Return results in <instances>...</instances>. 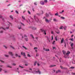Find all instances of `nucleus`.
<instances>
[{"label":"nucleus","mask_w":75,"mask_h":75,"mask_svg":"<svg viewBox=\"0 0 75 75\" xmlns=\"http://www.w3.org/2000/svg\"><path fill=\"white\" fill-rule=\"evenodd\" d=\"M5 57H8V55H5Z\"/></svg>","instance_id":"c03bdc74"},{"label":"nucleus","mask_w":75,"mask_h":75,"mask_svg":"<svg viewBox=\"0 0 75 75\" xmlns=\"http://www.w3.org/2000/svg\"><path fill=\"white\" fill-rule=\"evenodd\" d=\"M70 52L69 51H68L67 52V53H66V55H67L68 56V55L69 54H70Z\"/></svg>","instance_id":"f8f14e48"},{"label":"nucleus","mask_w":75,"mask_h":75,"mask_svg":"<svg viewBox=\"0 0 75 75\" xmlns=\"http://www.w3.org/2000/svg\"><path fill=\"white\" fill-rule=\"evenodd\" d=\"M45 51H50V49H46Z\"/></svg>","instance_id":"5701e85b"},{"label":"nucleus","mask_w":75,"mask_h":75,"mask_svg":"<svg viewBox=\"0 0 75 75\" xmlns=\"http://www.w3.org/2000/svg\"><path fill=\"white\" fill-rule=\"evenodd\" d=\"M61 18H62V19H65V17H61Z\"/></svg>","instance_id":"72a5a7b5"},{"label":"nucleus","mask_w":75,"mask_h":75,"mask_svg":"<svg viewBox=\"0 0 75 75\" xmlns=\"http://www.w3.org/2000/svg\"><path fill=\"white\" fill-rule=\"evenodd\" d=\"M56 33L57 34H59L60 33V32L59 30H57V31H56Z\"/></svg>","instance_id":"ddd939ff"},{"label":"nucleus","mask_w":75,"mask_h":75,"mask_svg":"<svg viewBox=\"0 0 75 75\" xmlns=\"http://www.w3.org/2000/svg\"><path fill=\"white\" fill-rule=\"evenodd\" d=\"M55 41H53V43H52V44H55Z\"/></svg>","instance_id":"e433bc0d"},{"label":"nucleus","mask_w":75,"mask_h":75,"mask_svg":"<svg viewBox=\"0 0 75 75\" xmlns=\"http://www.w3.org/2000/svg\"><path fill=\"white\" fill-rule=\"evenodd\" d=\"M29 70H30V71H32V69L31 68L29 69Z\"/></svg>","instance_id":"bf43d9fd"},{"label":"nucleus","mask_w":75,"mask_h":75,"mask_svg":"<svg viewBox=\"0 0 75 75\" xmlns=\"http://www.w3.org/2000/svg\"><path fill=\"white\" fill-rule=\"evenodd\" d=\"M49 13L50 14V15H51V16H52V14H51V13Z\"/></svg>","instance_id":"de8ad7c7"},{"label":"nucleus","mask_w":75,"mask_h":75,"mask_svg":"<svg viewBox=\"0 0 75 75\" xmlns=\"http://www.w3.org/2000/svg\"><path fill=\"white\" fill-rule=\"evenodd\" d=\"M34 4H35V5H37V3H36V2H35L34 3Z\"/></svg>","instance_id":"052dcab7"},{"label":"nucleus","mask_w":75,"mask_h":75,"mask_svg":"<svg viewBox=\"0 0 75 75\" xmlns=\"http://www.w3.org/2000/svg\"><path fill=\"white\" fill-rule=\"evenodd\" d=\"M40 30L41 31H42V32L43 33V34H45V35H46V34H47V33H46V32H45V30L41 29H40Z\"/></svg>","instance_id":"20e7f679"},{"label":"nucleus","mask_w":75,"mask_h":75,"mask_svg":"<svg viewBox=\"0 0 75 75\" xmlns=\"http://www.w3.org/2000/svg\"><path fill=\"white\" fill-rule=\"evenodd\" d=\"M12 58H15L16 57H12Z\"/></svg>","instance_id":"774afa93"},{"label":"nucleus","mask_w":75,"mask_h":75,"mask_svg":"<svg viewBox=\"0 0 75 75\" xmlns=\"http://www.w3.org/2000/svg\"><path fill=\"white\" fill-rule=\"evenodd\" d=\"M19 67H20V68H24L23 67L20 65H19Z\"/></svg>","instance_id":"c85d7f7f"},{"label":"nucleus","mask_w":75,"mask_h":75,"mask_svg":"<svg viewBox=\"0 0 75 75\" xmlns=\"http://www.w3.org/2000/svg\"><path fill=\"white\" fill-rule=\"evenodd\" d=\"M32 10L33 11H34V8H33L32 9Z\"/></svg>","instance_id":"338daca9"},{"label":"nucleus","mask_w":75,"mask_h":75,"mask_svg":"<svg viewBox=\"0 0 75 75\" xmlns=\"http://www.w3.org/2000/svg\"><path fill=\"white\" fill-rule=\"evenodd\" d=\"M38 55H39V54H36V56L38 57Z\"/></svg>","instance_id":"a18cd8bd"},{"label":"nucleus","mask_w":75,"mask_h":75,"mask_svg":"<svg viewBox=\"0 0 75 75\" xmlns=\"http://www.w3.org/2000/svg\"><path fill=\"white\" fill-rule=\"evenodd\" d=\"M3 33V31L2 30L0 31V33Z\"/></svg>","instance_id":"79ce46f5"},{"label":"nucleus","mask_w":75,"mask_h":75,"mask_svg":"<svg viewBox=\"0 0 75 75\" xmlns=\"http://www.w3.org/2000/svg\"><path fill=\"white\" fill-rule=\"evenodd\" d=\"M74 68H75V67H71L70 68V69H74Z\"/></svg>","instance_id":"4be33fe9"},{"label":"nucleus","mask_w":75,"mask_h":75,"mask_svg":"<svg viewBox=\"0 0 75 75\" xmlns=\"http://www.w3.org/2000/svg\"><path fill=\"white\" fill-rule=\"evenodd\" d=\"M70 40H71V41H74V38H72V39H71Z\"/></svg>","instance_id":"2f4dec72"},{"label":"nucleus","mask_w":75,"mask_h":75,"mask_svg":"<svg viewBox=\"0 0 75 75\" xmlns=\"http://www.w3.org/2000/svg\"><path fill=\"white\" fill-rule=\"evenodd\" d=\"M24 37L27 38V35H24Z\"/></svg>","instance_id":"09e8293b"},{"label":"nucleus","mask_w":75,"mask_h":75,"mask_svg":"<svg viewBox=\"0 0 75 75\" xmlns=\"http://www.w3.org/2000/svg\"><path fill=\"white\" fill-rule=\"evenodd\" d=\"M1 70H2V69L1 68H0V72H1Z\"/></svg>","instance_id":"4d7b16f0"},{"label":"nucleus","mask_w":75,"mask_h":75,"mask_svg":"<svg viewBox=\"0 0 75 75\" xmlns=\"http://www.w3.org/2000/svg\"><path fill=\"white\" fill-rule=\"evenodd\" d=\"M4 72L5 73H7V71H4Z\"/></svg>","instance_id":"49530a36"},{"label":"nucleus","mask_w":75,"mask_h":75,"mask_svg":"<svg viewBox=\"0 0 75 75\" xmlns=\"http://www.w3.org/2000/svg\"><path fill=\"white\" fill-rule=\"evenodd\" d=\"M15 56L16 57H18V54H15Z\"/></svg>","instance_id":"ea45409f"},{"label":"nucleus","mask_w":75,"mask_h":75,"mask_svg":"<svg viewBox=\"0 0 75 75\" xmlns=\"http://www.w3.org/2000/svg\"><path fill=\"white\" fill-rule=\"evenodd\" d=\"M37 61H36L34 63V66H35V65H36V64H37Z\"/></svg>","instance_id":"a211bd4d"},{"label":"nucleus","mask_w":75,"mask_h":75,"mask_svg":"<svg viewBox=\"0 0 75 75\" xmlns=\"http://www.w3.org/2000/svg\"><path fill=\"white\" fill-rule=\"evenodd\" d=\"M73 46H74V43H72L71 45V47H73Z\"/></svg>","instance_id":"cd10ccee"},{"label":"nucleus","mask_w":75,"mask_h":75,"mask_svg":"<svg viewBox=\"0 0 75 75\" xmlns=\"http://www.w3.org/2000/svg\"><path fill=\"white\" fill-rule=\"evenodd\" d=\"M38 48L37 47H35L34 48V49L35 50V51L36 52H38V51L37 50L38 49Z\"/></svg>","instance_id":"9d476101"},{"label":"nucleus","mask_w":75,"mask_h":75,"mask_svg":"<svg viewBox=\"0 0 75 75\" xmlns=\"http://www.w3.org/2000/svg\"><path fill=\"white\" fill-rule=\"evenodd\" d=\"M30 36H31V37H32L33 38H34V37H33V35H30Z\"/></svg>","instance_id":"864d4df0"},{"label":"nucleus","mask_w":75,"mask_h":75,"mask_svg":"<svg viewBox=\"0 0 75 75\" xmlns=\"http://www.w3.org/2000/svg\"><path fill=\"white\" fill-rule=\"evenodd\" d=\"M25 66H28V64H25Z\"/></svg>","instance_id":"69168bd1"},{"label":"nucleus","mask_w":75,"mask_h":75,"mask_svg":"<svg viewBox=\"0 0 75 75\" xmlns=\"http://www.w3.org/2000/svg\"><path fill=\"white\" fill-rule=\"evenodd\" d=\"M9 54H10V55H11V56H13V55H14V54H13V53L11 52H9Z\"/></svg>","instance_id":"1a4fd4ad"},{"label":"nucleus","mask_w":75,"mask_h":75,"mask_svg":"<svg viewBox=\"0 0 75 75\" xmlns=\"http://www.w3.org/2000/svg\"><path fill=\"white\" fill-rule=\"evenodd\" d=\"M51 20H52V19L51 18H50V19L49 20H48V19H47L46 18H45V22H46V23H48L51 22Z\"/></svg>","instance_id":"7ed1b4c3"},{"label":"nucleus","mask_w":75,"mask_h":75,"mask_svg":"<svg viewBox=\"0 0 75 75\" xmlns=\"http://www.w3.org/2000/svg\"><path fill=\"white\" fill-rule=\"evenodd\" d=\"M22 47H23V48H24V49H25V50H27V48L26 47H25L24 46H22Z\"/></svg>","instance_id":"6ab92c4d"},{"label":"nucleus","mask_w":75,"mask_h":75,"mask_svg":"<svg viewBox=\"0 0 75 75\" xmlns=\"http://www.w3.org/2000/svg\"><path fill=\"white\" fill-rule=\"evenodd\" d=\"M62 52H63V54H64V55L65 58H67V57H66V55L65 54V53H66V52H65V51L64 50H63Z\"/></svg>","instance_id":"39448f33"},{"label":"nucleus","mask_w":75,"mask_h":75,"mask_svg":"<svg viewBox=\"0 0 75 75\" xmlns=\"http://www.w3.org/2000/svg\"><path fill=\"white\" fill-rule=\"evenodd\" d=\"M10 17L11 18L12 20L13 19V16L11 15L10 16Z\"/></svg>","instance_id":"412c9836"},{"label":"nucleus","mask_w":75,"mask_h":75,"mask_svg":"<svg viewBox=\"0 0 75 75\" xmlns=\"http://www.w3.org/2000/svg\"><path fill=\"white\" fill-rule=\"evenodd\" d=\"M22 18H23V20H25V17L23 16H22Z\"/></svg>","instance_id":"a878e982"},{"label":"nucleus","mask_w":75,"mask_h":75,"mask_svg":"<svg viewBox=\"0 0 75 75\" xmlns=\"http://www.w3.org/2000/svg\"><path fill=\"white\" fill-rule=\"evenodd\" d=\"M59 72H61V70H58L56 71V74H58L59 73Z\"/></svg>","instance_id":"2eb2a0df"},{"label":"nucleus","mask_w":75,"mask_h":75,"mask_svg":"<svg viewBox=\"0 0 75 75\" xmlns=\"http://www.w3.org/2000/svg\"><path fill=\"white\" fill-rule=\"evenodd\" d=\"M40 4L42 5H44V2L42 1H41L40 2Z\"/></svg>","instance_id":"9b49d317"},{"label":"nucleus","mask_w":75,"mask_h":75,"mask_svg":"<svg viewBox=\"0 0 75 75\" xmlns=\"http://www.w3.org/2000/svg\"><path fill=\"white\" fill-rule=\"evenodd\" d=\"M55 40L56 41H58V39H57V36H56L55 37Z\"/></svg>","instance_id":"b1692460"},{"label":"nucleus","mask_w":75,"mask_h":75,"mask_svg":"<svg viewBox=\"0 0 75 75\" xmlns=\"http://www.w3.org/2000/svg\"><path fill=\"white\" fill-rule=\"evenodd\" d=\"M37 65H38V66H40V64H39L38 63Z\"/></svg>","instance_id":"8fccbe9b"},{"label":"nucleus","mask_w":75,"mask_h":75,"mask_svg":"<svg viewBox=\"0 0 75 75\" xmlns=\"http://www.w3.org/2000/svg\"><path fill=\"white\" fill-rule=\"evenodd\" d=\"M52 40H53V36H52Z\"/></svg>","instance_id":"6e6d98bb"},{"label":"nucleus","mask_w":75,"mask_h":75,"mask_svg":"<svg viewBox=\"0 0 75 75\" xmlns=\"http://www.w3.org/2000/svg\"><path fill=\"white\" fill-rule=\"evenodd\" d=\"M64 12V10H62L61 12H59V13L60 14H62Z\"/></svg>","instance_id":"dca6fc26"},{"label":"nucleus","mask_w":75,"mask_h":75,"mask_svg":"<svg viewBox=\"0 0 75 75\" xmlns=\"http://www.w3.org/2000/svg\"><path fill=\"white\" fill-rule=\"evenodd\" d=\"M55 16H58V13H56L55 14Z\"/></svg>","instance_id":"a19ab883"},{"label":"nucleus","mask_w":75,"mask_h":75,"mask_svg":"<svg viewBox=\"0 0 75 75\" xmlns=\"http://www.w3.org/2000/svg\"><path fill=\"white\" fill-rule=\"evenodd\" d=\"M63 69H67V68L65 67H63Z\"/></svg>","instance_id":"e2e57ef3"},{"label":"nucleus","mask_w":75,"mask_h":75,"mask_svg":"<svg viewBox=\"0 0 75 75\" xmlns=\"http://www.w3.org/2000/svg\"><path fill=\"white\" fill-rule=\"evenodd\" d=\"M64 38H62L61 41V44L64 43Z\"/></svg>","instance_id":"423d86ee"},{"label":"nucleus","mask_w":75,"mask_h":75,"mask_svg":"<svg viewBox=\"0 0 75 75\" xmlns=\"http://www.w3.org/2000/svg\"><path fill=\"white\" fill-rule=\"evenodd\" d=\"M16 14H18V12L17 11H16Z\"/></svg>","instance_id":"58836bf2"},{"label":"nucleus","mask_w":75,"mask_h":75,"mask_svg":"<svg viewBox=\"0 0 75 75\" xmlns=\"http://www.w3.org/2000/svg\"><path fill=\"white\" fill-rule=\"evenodd\" d=\"M71 74H73V75H75V73H74L73 72H72Z\"/></svg>","instance_id":"5fc2aeb1"},{"label":"nucleus","mask_w":75,"mask_h":75,"mask_svg":"<svg viewBox=\"0 0 75 75\" xmlns=\"http://www.w3.org/2000/svg\"><path fill=\"white\" fill-rule=\"evenodd\" d=\"M44 3H46V4H47V2H48V1H47V0H45L44 1Z\"/></svg>","instance_id":"f3484780"},{"label":"nucleus","mask_w":75,"mask_h":75,"mask_svg":"<svg viewBox=\"0 0 75 75\" xmlns=\"http://www.w3.org/2000/svg\"><path fill=\"white\" fill-rule=\"evenodd\" d=\"M45 16L47 17H49L50 16H49V13H46L45 14Z\"/></svg>","instance_id":"0eeeda50"},{"label":"nucleus","mask_w":75,"mask_h":75,"mask_svg":"<svg viewBox=\"0 0 75 75\" xmlns=\"http://www.w3.org/2000/svg\"><path fill=\"white\" fill-rule=\"evenodd\" d=\"M4 48H6V49H7V47H6V46H5V45H4Z\"/></svg>","instance_id":"7c9ffc66"},{"label":"nucleus","mask_w":75,"mask_h":75,"mask_svg":"<svg viewBox=\"0 0 75 75\" xmlns=\"http://www.w3.org/2000/svg\"><path fill=\"white\" fill-rule=\"evenodd\" d=\"M35 20H36V22H38V20H37V19H35Z\"/></svg>","instance_id":"680f3d73"},{"label":"nucleus","mask_w":75,"mask_h":75,"mask_svg":"<svg viewBox=\"0 0 75 75\" xmlns=\"http://www.w3.org/2000/svg\"><path fill=\"white\" fill-rule=\"evenodd\" d=\"M33 71H32L31 72L33 73V74H37V73H39V74H41V71L39 70L38 71H36V69L35 68H33Z\"/></svg>","instance_id":"f257e3e1"},{"label":"nucleus","mask_w":75,"mask_h":75,"mask_svg":"<svg viewBox=\"0 0 75 75\" xmlns=\"http://www.w3.org/2000/svg\"><path fill=\"white\" fill-rule=\"evenodd\" d=\"M71 49H72V50H74V47H71Z\"/></svg>","instance_id":"3c124183"},{"label":"nucleus","mask_w":75,"mask_h":75,"mask_svg":"<svg viewBox=\"0 0 75 75\" xmlns=\"http://www.w3.org/2000/svg\"><path fill=\"white\" fill-rule=\"evenodd\" d=\"M63 28V26H62L60 27L59 28L60 30L62 29V30Z\"/></svg>","instance_id":"aec40b11"},{"label":"nucleus","mask_w":75,"mask_h":75,"mask_svg":"<svg viewBox=\"0 0 75 75\" xmlns=\"http://www.w3.org/2000/svg\"><path fill=\"white\" fill-rule=\"evenodd\" d=\"M12 65H13V66H16V64L13 63L12 64Z\"/></svg>","instance_id":"393cba45"},{"label":"nucleus","mask_w":75,"mask_h":75,"mask_svg":"<svg viewBox=\"0 0 75 75\" xmlns=\"http://www.w3.org/2000/svg\"><path fill=\"white\" fill-rule=\"evenodd\" d=\"M7 67H8V68H12L10 66H7Z\"/></svg>","instance_id":"473e14b6"},{"label":"nucleus","mask_w":75,"mask_h":75,"mask_svg":"<svg viewBox=\"0 0 75 75\" xmlns=\"http://www.w3.org/2000/svg\"><path fill=\"white\" fill-rule=\"evenodd\" d=\"M54 33V32H53V31H52L51 32V34H53Z\"/></svg>","instance_id":"0e129e2a"},{"label":"nucleus","mask_w":75,"mask_h":75,"mask_svg":"<svg viewBox=\"0 0 75 75\" xmlns=\"http://www.w3.org/2000/svg\"><path fill=\"white\" fill-rule=\"evenodd\" d=\"M0 61L1 62H2V63H4V62L3 61V60H0Z\"/></svg>","instance_id":"bb28decb"},{"label":"nucleus","mask_w":75,"mask_h":75,"mask_svg":"<svg viewBox=\"0 0 75 75\" xmlns=\"http://www.w3.org/2000/svg\"><path fill=\"white\" fill-rule=\"evenodd\" d=\"M21 55H23L24 57H25V53L22 52L21 53Z\"/></svg>","instance_id":"6e6552de"},{"label":"nucleus","mask_w":75,"mask_h":75,"mask_svg":"<svg viewBox=\"0 0 75 75\" xmlns=\"http://www.w3.org/2000/svg\"><path fill=\"white\" fill-rule=\"evenodd\" d=\"M25 41H28V38H25Z\"/></svg>","instance_id":"c756f323"},{"label":"nucleus","mask_w":75,"mask_h":75,"mask_svg":"<svg viewBox=\"0 0 75 75\" xmlns=\"http://www.w3.org/2000/svg\"><path fill=\"white\" fill-rule=\"evenodd\" d=\"M7 26L5 28H4L3 27H1V28H0V29H3L4 30L6 31V30H7L9 29V27H10V25L8 24H7L6 25Z\"/></svg>","instance_id":"f03ea898"},{"label":"nucleus","mask_w":75,"mask_h":75,"mask_svg":"<svg viewBox=\"0 0 75 75\" xmlns=\"http://www.w3.org/2000/svg\"><path fill=\"white\" fill-rule=\"evenodd\" d=\"M54 67H56V65H51L50 66V68H52Z\"/></svg>","instance_id":"4468645a"},{"label":"nucleus","mask_w":75,"mask_h":75,"mask_svg":"<svg viewBox=\"0 0 75 75\" xmlns=\"http://www.w3.org/2000/svg\"><path fill=\"white\" fill-rule=\"evenodd\" d=\"M72 64H75V61H74V63H73V62H72Z\"/></svg>","instance_id":"13d9d810"},{"label":"nucleus","mask_w":75,"mask_h":75,"mask_svg":"<svg viewBox=\"0 0 75 75\" xmlns=\"http://www.w3.org/2000/svg\"><path fill=\"white\" fill-rule=\"evenodd\" d=\"M46 50V49L45 47L43 48V50H44V51H45Z\"/></svg>","instance_id":"603ef678"},{"label":"nucleus","mask_w":75,"mask_h":75,"mask_svg":"<svg viewBox=\"0 0 75 75\" xmlns=\"http://www.w3.org/2000/svg\"><path fill=\"white\" fill-rule=\"evenodd\" d=\"M60 68H61V69H63V67H62V66H60Z\"/></svg>","instance_id":"37998d69"},{"label":"nucleus","mask_w":75,"mask_h":75,"mask_svg":"<svg viewBox=\"0 0 75 75\" xmlns=\"http://www.w3.org/2000/svg\"><path fill=\"white\" fill-rule=\"evenodd\" d=\"M28 12L29 14H31V12H30L29 11H28Z\"/></svg>","instance_id":"c9c22d12"},{"label":"nucleus","mask_w":75,"mask_h":75,"mask_svg":"<svg viewBox=\"0 0 75 75\" xmlns=\"http://www.w3.org/2000/svg\"><path fill=\"white\" fill-rule=\"evenodd\" d=\"M28 57H31V56H30V55L29 54H28Z\"/></svg>","instance_id":"4c0bfd02"},{"label":"nucleus","mask_w":75,"mask_h":75,"mask_svg":"<svg viewBox=\"0 0 75 75\" xmlns=\"http://www.w3.org/2000/svg\"><path fill=\"white\" fill-rule=\"evenodd\" d=\"M53 21H57V20L55 18H54L53 19Z\"/></svg>","instance_id":"f704fd0d"}]
</instances>
